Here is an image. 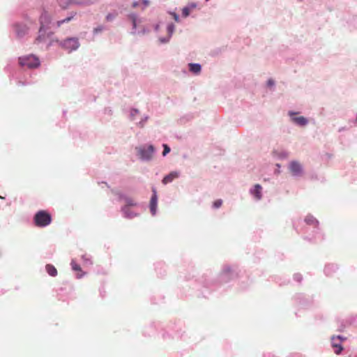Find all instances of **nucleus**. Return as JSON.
Returning a JSON list of instances; mask_svg holds the SVG:
<instances>
[{
  "mask_svg": "<svg viewBox=\"0 0 357 357\" xmlns=\"http://www.w3.org/2000/svg\"><path fill=\"white\" fill-rule=\"evenodd\" d=\"M33 222L36 227H45L51 223L52 216L46 211L41 210L35 214Z\"/></svg>",
  "mask_w": 357,
  "mask_h": 357,
  "instance_id": "obj_1",
  "label": "nucleus"
},
{
  "mask_svg": "<svg viewBox=\"0 0 357 357\" xmlns=\"http://www.w3.org/2000/svg\"><path fill=\"white\" fill-rule=\"evenodd\" d=\"M19 63L21 66H25L29 68H35L40 65L39 59L33 55L20 57Z\"/></svg>",
  "mask_w": 357,
  "mask_h": 357,
  "instance_id": "obj_2",
  "label": "nucleus"
},
{
  "mask_svg": "<svg viewBox=\"0 0 357 357\" xmlns=\"http://www.w3.org/2000/svg\"><path fill=\"white\" fill-rule=\"evenodd\" d=\"M137 150L139 158L144 160H151L154 153V147L152 145L137 148Z\"/></svg>",
  "mask_w": 357,
  "mask_h": 357,
  "instance_id": "obj_3",
  "label": "nucleus"
},
{
  "mask_svg": "<svg viewBox=\"0 0 357 357\" xmlns=\"http://www.w3.org/2000/svg\"><path fill=\"white\" fill-rule=\"evenodd\" d=\"M61 47L69 52L77 50L79 43L76 38H69L61 43Z\"/></svg>",
  "mask_w": 357,
  "mask_h": 357,
  "instance_id": "obj_4",
  "label": "nucleus"
},
{
  "mask_svg": "<svg viewBox=\"0 0 357 357\" xmlns=\"http://www.w3.org/2000/svg\"><path fill=\"white\" fill-rule=\"evenodd\" d=\"M344 340H345V338L340 335H337L336 337H335V336L332 337L331 344H332V347L335 349V353L336 354H340V352L342 351L343 348L341 345V342Z\"/></svg>",
  "mask_w": 357,
  "mask_h": 357,
  "instance_id": "obj_5",
  "label": "nucleus"
},
{
  "mask_svg": "<svg viewBox=\"0 0 357 357\" xmlns=\"http://www.w3.org/2000/svg\"><path fill=\"white\" fill-rule=\"evenodd\" d=\"M59 6L63 9H67L73 5H81L82 3L80 0H57Z\"/></svg>",
  "mask_w": 357,
  "mask_h": 357,
  "instance_id": "obj_6",
  "label": "nucleus"
},
{
  "mask_svg": "<svg viewBox=\"0 0 357 357\" xmlns=\"http://www.w3.org/2000/svg\"><path fill=\"white\" fill-rule=\"evenodd\" d=\"M289 169L291 172L295 176L301 175L302 173V167L298 162H291L289 165Z\"/></svg>",
  "mask_w": 357,
  "mask_h": 357,
  "instance_id": "obj_7",
  "label": "nucleus"
},
{
  "mask_svg": "<svg viewBox=\"0 0 357 357\" xmlns=\"http://www.w3.org/2000/svg\"><path fill=\"white\" fill-rule=\"evenodd\" d=\"M51 22V17L50 15L47 13L44 12L42 13L40 17V29L45 28L47 24H49Z\"/></svg>",
  "mask_w": 357,
  "mask_h": 357,
  "instance_id": "obj_8",
  "label": "nucleus"
},
{
  "mask_svg": "<svg viewBox=\"0 0 357 357\" xmlns=\"http://www.w3.org/2000/svg\"><path fill=\"white\" fill-rule=\"evenodd\" d=\"M262 187L259 184H256L253 189L250 190V193L255 197L257 200H260L262 197Z\"/></svg>",
  "mask_w": 357,
  "mask_h": 357,
  "instance_id": "obj_9",
  "label": "nucleus"
},
{
  "mask_svg": "<svg viewBox=\"0 0 357 357\" xmlns=\"http://www.w3.org/2000/svg\"><path fill=\"white\" fill-rule=\"evenodd\" d=\"M15 29L18 37H22L27 33L28 31V28L26 25L20 24H16L15 25Z\"/></svg>",
  "mask_w": 357,
  "mask_h": 357,
  "instance_id": "obj_10",
  "label": "nucleus"
},
{
  "mask_svg": "<svg viewBox=\"0 0 357 357\" xmlns=\"http://www.w3.org/2000/svg\"><path fill=\"white\" fill-rule=\"evenodd\" d=\"M156 206H157V195L155 190H153V195L151 199L150 202V210L153 215H155L156 212Z\"/></svg>",
  "mask_w": 357,
  "mask_h": 357,
  "instance_id": "obj_11",
  "label": "nucleus"
},
{
  "mask_svg": "<svg viewBox=\"0 0 357 357\" xmlns=\"http://www.w3.org/2000/svg\"><path fill=\"white\" fill-rule=\"evenodd\" d=\"M178 177V173L176 172H172L163 178L162 183L165 185L169 183H171L174 179H175Z\"/></svg>",
  "mask_w": 357,
  "mask_h": 357,
  "instance_id": "obj_12",
  "label": "nucleus"
},
{
  "mask_svg": "<svg viewBox=\"0 0 357 357\" xmlns=\"http://www.w3.org/2000/svg\"><path fill=\"white\" fill-rule=\"evenodd\" d=\"M71 266L73 271L77 272V278H80L84 275V273L81 268V266L77 264L74 260L71 261Z\"/></svg>",
  "mask_w": 357,
  "mask_h": 357,
  "instance_id": "obj_13",
  "label": "nucleus"
},
{
  "mask_svg": "<svg viewBox=\"0 0 357 357\" xmlns=\"http://www.w3.org/2000/svg\"><path fill=\"white\" fill-rule=\"evenodd\" d=\"M136 204L133 202V200L130 199H126V206H125L123 208V213H125L126 216L127 217H130V215L128 213V211L130 210V206H135Z\"/></svg>",
  "mask_w": 357,
  "mask_h": 357,
  "instance_id": "obj_14",
  "label": "nucleus"
},
{
  "mask_svg": "<svg viewBox=\"0 0 357 357\" xmlns=\"http://www.w3.org/2000/svg\"><path fill=\"white\" fill-rule=\"evenodd\" d=\"M45 269L47 273L52 277H54L57 275L56 268L52 264H47Z\"/></svg>",
  "mask_w": 357,
  "mask_h": 357,
  "instance_id": "obj_15",
  "label": "nucleus"
},
{
  "mask_svg": "<svg viewBox=\"0 0 357 357\" xmlns=\"http://www.w3.org/2000/svg\"><path fill=\"white\" fill-rule=\"evenodd\" d=\"M195 7H196V5L194 3H192V4L189 5L188 6L183 8L182 9L183 17H187L190 15V11L192 9H194Z\"/></svg>",
  "mask_w": 357,
  "mask_h": 357,
  "instance_id": "obj_16",
  "label": "nucleus"
},
{
  "mask_svg": "<svg viewBox=\"0 0 357 357\" xmlns=\"http://www.w3.org/2000/svg\"><path fill=\"white\" fill-rule=\"evenodd\" d=\"M291 119L299 126H305L307 123V120L303 116L292 117Z\"/></svg>",
  "mask_w": 357,
  "mask_h": 357,
  "instance_id": "obj_17",
  "label": "nucleus"
},
{
  "mask_svg": "<svg viewBox=\"0 0 357 357\" xmlns=\"http://www.w3.org/2000/svg\"><path fill=\"white\" fill-rule=\"evenodd\" d=\"M305 222L307 225H312V226H314V227L317 226V225H318V221L312 215H307V216H306L305 218Z\"/></svg>",
  "mask_w": 357,
  "mask_h": 357,
  "instance_id": "obj_18",
  "label": "nucleus"
},
{
  "mask_svg": "<svg viewBox=\"0 0 357 357\" xmlns=\"http://www.w3.org/2000/svg\"><path fill=\"white\" fill-rule=\"evenodd\" d=\"M75 15H76V13H73L71 16L68 17L63 20L57 21L56 23V26L60 27L63 24L68 23L69 22H70L73 19V17H75Z\"/></svg>",
  "mask_w": 357,
  "mask_h": 357,
  "instance_id": "obj_19",
  "label": "nucleus"
},
{
  "mask_svg": "<svg viewBox=\"0 0 357 357\" xmlns=\"http://www.w3.org/2000/svg\"><path fill=\"white\" fill-rule=\"evenodd\" d=\"M189 67L190 70L195 74H198L201 71V66L198 63H190Z\"/></svg>",
  "mask_w": 357,
  "mask_h": 357,
  "instance_id": "obj_20",
  "label": "nucleus"
},
{
  "mask_svg": "<svg viewBox=\"0 0 357 357\" xmlns=\"http://www.w3.org/2000/svg\"><path fill=\"white\" fill-rule=\"evenodd\" d=\"M129 18L132 20L133 28L137 26V15L135 14H130Z\"/></svg>",
  "mask_w": 357,
  "mask_h": 357,
  "instance_id": "obj_21",
  "label": "nucleus"
},
{
  "mask_svg": "<svg viewBox=\"0 0 357 357\" xmlns=\"http://www.w3.org/2000/svg\"><path fill=\"white\" fill-rule=\"evenodd\" d=\"M222 204V201L221 199H217L213 202V207L215 208H220Z\"/></svg>",
  "mask_w": 357,
  "mask_h": 357,
  "instance_id": "obj_22",
  "label": "nucleus"
},
{
  "mask_svg": "<svg viewBox=\"0 0 357 357\" xmlns=\"http://www.w3.org/2000/svg\"><path fill=\"white\" fill-rule=\"evenodd\" d=\"M164 151L162 152V155L165 156L170 151V148L167 144H163Z\"/></svg>",
  "mask_w": 357,
  "mask_h": 357,
  "instance_id": "obj_23",
  "label": "nucleus"
},
{
  "mask_svg": "<svg viewBox=\"0 0 357 357\" xmlns=\"http://www.w3.org/2000/svg\"><path fill=\"white\" fill-rule=\"evenodd\" d=\"M143 7L142 8V10H144L146 7H147L149 5V0H140Z\"/></svg>",
  "mask_w": 357,
  "mask_h": 357,
  "instance_id": "obj_24",
  "label": "nucleus"
},
{
  "mask_svg": "<svg viewBox=\"0 0 357 357\" xmlns=\"http://www.w3.org/2000/svg\"><path fill=\"white\" fill-rule=\"evenodd\" d=\"M45 40V36L40 35L38 38H36L35 43L38 44L39 43Z\"/></svg>",
  "mask_w": 357,
  "mask_h": 357,
  "instance_id": "obj_25",
  "label": "nucleus"
},
{
  "mask_svg": "<svg viewBox=\"0 0 357 357\" xmlns=\"http://www.w3.org/2000/svg\"><path fill=\"white\" fill-rule=\"evenodd\" d=\"M174 26L173 24H171L169 25H168L167 26V30H168V32L172 34L174 31Z\"/></svg>",
  "mask_w": 357,
  "mask_h": 357,
  "instance_id": "obj_26",
  "label": "nucleus"
},
{
  "mask_svg": "<svg viewBox=\"0 0 357 357\" xmlns=\"http://www.w3.org/2000/svg\"><path fill=\"white\" fill-rule=\"evenodd\" d=\"M115 16H116V15H113V14L109 13L106 16V19H107V21H110V20H113L115 17Z\"/></svg>",
  "mask_w": 357,
  "mask_h": 357,
  "instance_id": "obj_27",
  "label": "nucleus"
},
{
  "mask_svg": "<svg viewBox=\"0 0 357 357\" xmlns=\"http://www.w3.org/2000/svg\"><path fill=\"white\" fill-rule=\"evenodd\" d=\"M139 6V1H134L132 4V8H137Z\"/></svg>",
  "mask_w": 357,
  "mask_h": 357,
  "instance_id": "obj_28",
  "label": "nucleus"
},
{
  "mask_svg": "<svg viewBox=\"0 0 357 357\" xmlns=\"http://www.w3.org/2000/svg\"><path fill=\"white\" fill-rule=\"evenodd\" d=\"M273 84H274V82H273L272 79H269V80L268 81V86H273Z\"/></svg>",
  "mask_w": 357,
  "mask_h": 357,
  "instance_id": "obj_29",
  "label": "nucleus"
},
{
  "mask_svg": "<svg viewBox=\"0 0 357 357\" xmlns=\"http://www.w3.org/2000/svg\"><path fill=\"white\" fill-rule=\"evenodd\" d=\"M174 18L176 21H178V16L176 15V14H174Z\"/></svg>",
  "mask_w": 357,
  "mask_h": 357,
  "instance_id": "obj_30",
  "label": "nucleus"
},
{
  "mask_svg": "<svg viewBox=\"0 0 357 357\" xmlns=\"http://www.w3.org/2000/svg\"><path fill=\"white\" fill-rule=\"evenodd\" d=\"M101 30H102V28H98V29L96 28V29H94V31L95 32H98V31H100Z\"/></svg>",
  "mask_w": 357,
  "mask_h": 357,
  "instance_id": "obj_31",
  "label": "nucleus"
},
{
  "mask_svg": "<svg viewBox=\"0 0 357 357\" xmlns=\"http://www.w3.org/2000/svg\"><path fill=\"white\" fill-rule=\"evenodd\" d=\"M128 213L130 215L129 218H132L134 216V215H132V213H130V211H129V210L128 211Z\"/></svg>",
  "mask_w": 357,
  "mask_h": 357,
  "instance_id": "obj_32",
  "label": "nucleus"
},
{
  "mask_svg": "<svg viewBox=\"0 0 357 357\" xmlns=\"http://www.w3.org/2000/svg\"><path fill=\"white\" fill-rule=\"evenodd\" d=\"M294 114H295V113L289 112V115H290L291 116H292Z\"/></svg>",
  "mask_w": 357,
  "mask_h": 357,
  "instance_id": "obj_33",
  "label": "nucleus"
}]
</instances>
